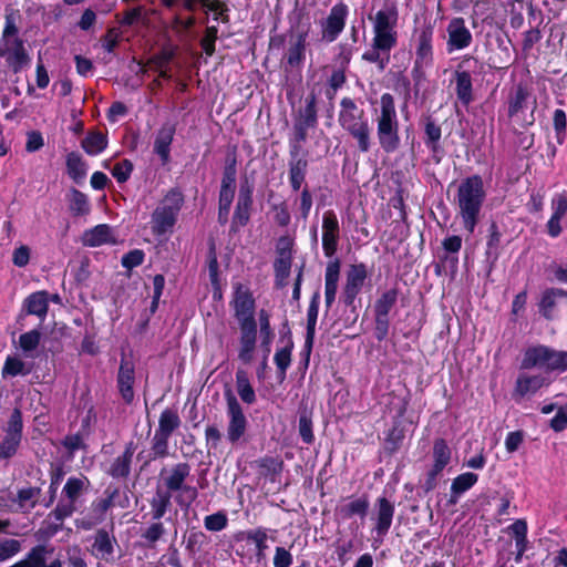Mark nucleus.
Returning a JSON list of instances; mask_svg holds the SVG:
<instances>
[{
  "instance_id": "nucleus-21",
  "label": "nucleus",
  "mask_w": 567,
  "mask_h": 567,
  "mask_svg": "<svg viewBox=\"0 0 567 567\" xmlns=\"http://www.w3.org/2000/svg\"><path fill=\"white\" fill-rule=\"evenodd\" d=\"M258 323L260 350L262 352L261 370L264 371L267 368L268 357L271 351V343L275 338V333L270 327L269 317L265 311H260Z\"/></svg>"
},
{
  "instance_id": "nucleus-28",
  "label": "nucleus",
  "mask_w": 567,
  "mask_h": 567,
  "mask_svg": "<svg viewBox=\"0 0 567 567\" xmlns=\"http://www.w3.org/2000/svg\"><path fill=\"white\" fill-rule=\"evenodd\" d=\"M174 127L172 125L163 126L155 138L154 151L158 154L164 163L169 158V146L174 136Z\"/></svg>"
},
{
  "instance_id": "nucleus-30",
  "label": "nucleus",
  "mask_w": 567,
  "mask_h": 567,
  "mask_svg": "<svg viewBox=\"0 0 567 567\" xmlns=\"http://www.w3.org/2000/svg\"><path fill=\"white\" fill-rule=\"evenodd\" d=\"M48 306V293L45 291L34 292L25 300L28 313L35 315L40 318L47 315Z\"/></svg>"
},
{
  "instance_id": "nucleus-5",
  "label": "nucleus",
  "mask_w": 567,
  "mask_h": 567,
  "mask_svg": "<svg viewBox=\"0 0 567 567\" xmlns=\"http://www.w3.org/2000/svg\"><path fill=\"white\" fill-rule=\"evenodd\" d=\"M182 205L181 192L169 190L152 214V231L157 236L172 233Z\"/></svg>"
},
{
  "instance_id": "nucleus-2",
  "label": "nucleus",
  "mask_w": 567,
  "mask_h": 567,
  "mask_svg": "<svg viewBox=\"0 0 567 567\" xmlns=\"http://www.w3.org/2000/svg\"><path fill=\"white\" fill-rule=\"evenodd\" d=\"M484 197L483 181L478 176L468 177L458 186L457 205L464 228L468 233L475 229Z\"/></svg>"
},
{
  "instance_id": "nucleus-48",
  "label": "nucleus",
  "mask_w": 567,
  "mask_h": 567,
  "mask_svg": "<svg viewBox=\"0 0 567 567\" xmlns=\"http://www.w3.org/2000/svg\"><path fill=\"white\" fill-rule=\"evenodd\" d=\"M41 334L38 330H31L20 336L19 343L23 351L34 350L40 342Z\"/></svg>"
},
{
  "instance_id": "nucleus-25",
  "label": "nucleus",
  "mask_w": 567,
  "mask_h": 567,
  "mask_svg": "<svg viewBox=\"0 0 567 567\" xmlns=\"http://www.w3.org/2000/svg\"><path fill=\"white\" fill-rule=\"evenodd\" d=\"M339 274H340L339 261L329 262L326 268V275H324V299H326V305L328 307H330L336 299V295H337V290H338Z\"/></svg>"
},
{
  "instance_id": "nucleus-13",
  "label": "nucleus",
  "mask_w": 567,
  "mask_h": 567,
  "mask_svg": "<svg viewBox=\"0 0 567 567\" xmlns=\"http://www.w3.org/2000/svg\"><path fill=\"white\" fill-rule=\"evenodd\" d=\"M257 324L239 327V341L237 352L238 359L243 363L249 364L254 361L257 350Z\"/></svg>"
},
{
  "instance_id": "nucleus-62",
  "label": "nucleus",
  "mask_w": 567,
  "mask_h": 567,
  "mask_svg": "<svg viewBox=\"0 0 567 567\" xmlns=\"http://www.w3.org/2000/svg\"><path fill=\"white\" fill-rule=\"evenodd\" d=\"M550 425L557 432L567 427V405L558 409L556 415L550 421Z\"/></svg>"
},
{
  "instance_id": "nucleus-55",
  "label": "nucleus",
  "mask_w": 567,
  "mask_h": 567,
  "mask_svg": "<svg viewBox=\"0 0 567 567\" xmlns=\"http://www.w3.org/2000/svg\"><path fill=\"white\" fill-rule=\"evenodd\" d=\"M217 39V29L209 27L206 30V34L202 40V48L207 55H212L215 51V41Z\"/></svg>"
},
{
  "instance_id": "nucleus-22",
  "label": "nucleus",
  "mask_w": 567,
  "mask_h": 567,
  "mask_svg": "<svg viewBox=\"0 0 567 567\" xmlns=\"http://www.w3.org/2000/svg\"><path fill=\"white\" fill-rule=\"evenodd\" d=\"M433 32L431 29H422L417 34L416 44V59L415 65L417 68L426 66L432 61L433 49H432Z\"/></svg>"
},
{
  "instance_id": "nucleus-51",
  "label": "nucleus",
  "mask_w": 567,
  "mask_h": 567,
  "mask_svg": "<svg viewBox=\"0 0 567 567\" xmlns=\"http://www.w3.org/2000/svg\"><path fill=\"white\" fill-rule=\"evenodd\" d=\"M30 256L31 249L25 245H21L13 250L12 262L17 267H25L30 261Z\"/></svg>"
},
{
  "instance_id": "nucleus-39",
  "label": "nucleus",
  "mask_w": 567,
  "mask_h": 567,
  "mask_svg": "<svg viewBox=\"0 0 567 567\" xmlns=\"http://www.w3.org/2000/svg\"><path fill=\"white\" fill-rule=\"evenodd\" d=\"M398 298V293L394 289L388 290L381 295V297L375 302V313L378 320L382 317H386L395 305Z\"/></svg>"
},
{
  "instance_id": "nucleus-56",
  "label": "nucleus",
  "mask_w": 567,
  "mask_h": 567,
  "mask_svg": "<svg viewBox=\"0 0 567 567\" xmlns=\"http://www.w3.org/2000/svg\"><path fill=\"white\" fill-rule=\"evenodd\" d=\"M292 564V555L284 547H277L274 556L275 567H290Z\"/></svg>"
},
{
  "instance_id": "nucleus-52",
  "label": "nucleus",
  "mask_w": 567,
  "mask_h": 567,
  "mask_svg": "<svg viewBox=\"0 0 567 567\" xmlns=\"http://www.w3.org/2000/svg\"><path fill=\"white\" fill-rule=\"evenodd\" d=\"M247 538L255 544L258 555L264 554L267 549V534L264 529L258 528L249 532Z\"/></svg>"
},
{
  "instance_id": "nucleus-37",
  "label": "nucleus",
  "mask_w": 567,
  "mask_h": 567,
  "mask_svg": "<svg viewBox=\"0 0 567 567\" xmlns=\"http://www.w3.org/2000/svg\"><path fill=\"white\" fill-rule=\"evenodd\" d=\"M237 392L240 399L248 404L256 400V394L245 372L238 371L236 374Z\"/></svg>"
},
{
  "instance_id": "nucleus-6",
  "label": "nucleus",
  "mask_w": 567,
  "mask_h": 567,
  "mask_svg": "<svg viewBox=\"0 0 567 567\" xmlns=\"http://www.w3.org/2000/svg\"><path fill=\"white\" fill-rule=\"evenodd\" d=\"M341 126L357 140L361 152L370 150V126L363 117V112L350 100L342 101V111L339 116Z\"/></svg>"
},
{
  "instance_id": "nucleus-43",
  "label": "nucleus",
  "mask_w": 567,
  "mask_h": 567,
  "mask_svg": "<svg viewBox=\"0 0 567 567\" xmlns=\"http://www.w3.org/2000/svg\"><path fill=\"white\" fill-rule=\"evenodd\" d=\"M228 524L227 515L223 512L208 515L204 519V526L210 532H220L226 528Z\"/></svg>"
},
{
  "instance_id": "nucleus-49",
  "label": "nucleus",
  "mask_w": 567,
  "mask_h": 567,
  "mask_svg": "<svg viewBox=\"0 0 567 567\" xmlns=\"http://www.w3.org/2000/svg\"><path fill=\"white\" fill-rule=\"evenodd\" d=\"M551 215L564 217L567 214V192L556 194L550 203Z\"/></svg>"
},
{
  "instance_id": "nucleus-58",
  "label": "nucleus",
  "mask_w": 567,
  "mask_h": 567,
  "mask_svg": "<svg viewBox=\"0 0 567 567\" xmlns=\"http://www.w3.org/2000/svg\"><path fill=\"white\" fill-rule=\"evenodd\" d=\"M143 260H144L143 251L136 249V250L130 251L122 258V265L127 269H132L134 267L140 266L143 262Z\"/></svg>"
},
{
  "instance_id": "nucleus-3",
  "label": "nucleus",
  "mask_w": 567,
  "mask_h": 567,
  "mask_svg": "<svg viewBox=\"0 0 567 567\" xmlns=\"http://www.w3.org/2000/svg\"><path fill=\"white\" fill-rule=\"evenodd\" d=\"M0 56L14 71H20L29 63V55L23 41L18 34L17 16L14 12L6 14V24L0 39Z\"/></svg>"
},
{
  "instance_id": "nucleus-12",
  "label": "nucleus",
  "mask_w": 567,
  "mask_h": 567,
  "mask_svg": "<svg viewBox=\"0 0 567 567\" xmlns=\"http://www.w3.org/2000/svg\"><path fill=\"white\" fill-rule=\"evenodd\" d=\"M227 405V437L231 443H235L245 434L247 419L235 398H229Z\"/></svg>"
},
{
  "instance_id": "nucleus-9",
  "label": "nucleus",
  "mask_w": 567,
  "mask_h": 567,
  "mask_svg": "<svg viewBox=\"0 0 567 567\" xmlns=\"http://www.w3.org/2000/svg\"><path fill=\"white\" fill-rule=\"evenodd\" d=\"M233 308L239 327L257 324L255 319V300L247 287L243 285L236 287Z\"/></svg>"
},
{
  "instance_id": "nucleus-33",
  "label": "nucleus",
  "mask_w": 567,
  "mask_h": 567,
  "mask_svg": "<svg viewBox=\"0 0 567 567\" xmlns=\"http://www.w3.org/2000/svg\"><path fill=\"white\" fill-rule=\"evenodd\" d=\"M134 454V447L130 444L125 452L118 456L111 466L110 473L114 477L126 476L130 472V464Z\"/></svg>"
},
{
  "instance_id": "nucleus-32",
  "label": "nucleus",
  "mask_w": 567,
  "mask_h": 567,
  "mask_svg": "<svg viewBox=\"0 0 567 567\" xmlns=\"http://www.w3.org/2000/svg\"><path fill=\"white\" fill-rule=\"evenodd\" d=\"M308 163L303 158L293 159L289 167V181L293 190H298L306 178Z\"/></svg>"
},
{
  "instance_id": "nucleus-18",
  "label": "nucleus",
  "mask_w": 567,
  "mask_h": 567,
  "mask_svg": "<svg viewBox=\"0 0 567 567\" xmlns=\"http://www.w3.org/2000/svg\"><path fill=\"white\" fill-rule=\"evenodd\" d=\"M348 16V7L343 3L332 7L329 17L323 24V38L333 41L344 28L346 18Z\"/></svg>"
},
{
  "instance_id": "nucleus-54",
  "label": "nucleus",
  "mask_w": 567,
  "mask_h": 567,
  "mask_svg": "<svg viewBox=\"0 0 567 567\" xmlns=\"http://www.w3.org/2000/svg\"><path fill=\"white\" fill-rule=\"evenodd\" d=\"M145 9L143 7H135L124 12L121 23L125 25H133L143 20Z\"/></svg>"
},
{
  "instance_id": "nucleus-64",
  "label": "nucleus",
  "mask_w": 567,
  "mask_h": 567,
  "mask_svg": "<svg viewBox=\"0 0 567 567\" xmlns=\"http://www.w3.org/2000/svg\"><path fill=\"white\" fill-rule=\"evenodd\" d=\"M511 529L516 537L517 546L523 545L526 539V534H527L526 523L524 520L518 519L511 525Z\"/></svg>"
},
{
  "instance_id": "nucleus-46",
  "label": "nucleus",
  "mask_w": 567,
  "mask_h": 567,
  "mask_svg": "<svg viewBox=\"0 0 567 567\" xmlns=\"http://www.w3.org/2000/svg\"><path fill=\"white\" fill-rule=\"evenodd\" d=\"M132 171H133V165L127 159H123L121 162H117L111 168V173H112L113 177L116 178V181L118 183L126 182L130 178Z\"/></svg>"
},
{
  "instance_id": "nucleus-44",
  "label": "nucleus",
  "mask_w": 567,
  "mask_h": 567,
  "mask_svg": "<svg viewBox=\"0 0 567 567\" xmlns=\"http://www.w3.org/2000/svg\"><path fill=\"white\" fill-rule=\"evenodd\" d=\"M70 208L72 213L78 216L87 214L90 210V205L86 196L79 190H74L72 193Z\"/></svg>"
},
{
  "instance_id": "nucleus-19",
  "label": "nucleus",
  "mask_w": 567,
  "mask_h": 567,
  "mask_svg": "<svg viewBox=\"0 0 567 567\" xmlns=\"http://www.w3.org/2000/svg\"><path fill=\"white\" fill-rule=\"evenodd\" d=\"M306 34L299 33L291 37L286 53V61L291 70H300L306 59Z\"/></svg>"
},
{
  "instance_id": "nucleus-7",
  "label": "nucleus",
  "mask_w": 567,
  "mask_h": 567,
  "mask_svg": "<svg viewBox=\"0 0 567 567\" xmlns=\"http://www.w3.org/2000/svg\"><path fill=\"white\" fill-rule=\"evenodd\" d=\"M523 368H540L547 370H567V352L555 351L544 346L530 348L526 351Z\"/></svg>"
},
{
  "instance_id": "nucleus-57",
  "label": "nucleus",
  "mask_w": 567,
  "mask_h": 567,
  "mask_svg": "<svg viewBox=\"0 0 567 567\" xmlns=\"http://www.w3.org/2000/svg\"><path fill=\"white\" fill-rule=\"evenodd\" d=\"M121 37H122V32L118 29H116V28L110 29L106 32L105 37L103 38V42H102L103 48L107 52H112L115 49V47L117 45Z\"/></svg>"
},
{
  "instance_id": "nucleus-47",
  "label": "nucleus",
  "mask_w": 567,
  "mask_h": 567,
  "mask_svg": "<svg viewBox=\"0 0 567 567\" xmlns=\"http://www.w3.org/2000/svg\"><path fill=\"white\" fill-rule=\"evenodd\" d=\"M28 372L24 362L18 358H8L3 367V374L7 375H25Z\"/></svg>"
},
{
  "instance_id": "nucleus-23",
  "label": "nucleus",
  "mask_w": 567,
  "mask_h": 567,
  "mask_svg": "<svg viewBox=\"0 0 567 567\" xmlns=\"http://www.w3.org/2000/svg\"><path fill=\"white\" fill-rule=\"evenodd\" d=\"M134 367L127 360H122L117 382L122 398L130 403L134 398L133 384H134Z\"/></svg>"
},
{
  "instance_id": "nucleus-61",
  "label": "nucleus",
  "mask_w": 567,
  "mask_h": 567,
  "mask_svg": "<svg viewBox=\"0 0 567 567\" xmlns=\"http://www.w3.org/2000/svg\"><path fill=\"white\" fill-rule=\"evenodd\" d=\"M312 207V196L308 188H303L300 194V214L301 217L306 220L310 214Z\"/></svg>"
},
{
  "instance_id": "nucleus-17",
  "label": "nucleus",
  "mask_w": 567,
  "mask_h": 567,
  "mask_svg": "<svg viewBox=\"0 0 567 567\" xmlns=\"http://www.w3.org/2000/svg\"><path fill=\"white\" fill-rule=\"evenodd\" d=\"M339 238V221L332 210L323 214L322 218V248L327 257H331L337 251Z\"/></svg>"
},
{
  "instance_id": "nucleus-29",
  "label": "nucleus",
  "mask_w": 567,
  "mask_h": 567,
  "mask_svg": "<svg viewBox=\"0 0 567 567\" xmlns=\"http://www.w3.org/2000/svg\"><path fill=\"white\" fill-rule=\"evenodd\" d=\"M107 146V137L101 132L89 133L82 141V147L89 155H97Z\"/></svg>"
},
{
  "instance_id": "nucleus-63",
  "label": "nucleus",
  "mask_w": 567,
  "mask_h": 567,
  "mask_svg": "<svg viewBox=\"0 0 567 567\" xmlns=\"http://www.w3.org/2000/svg\"><path fill=\"white\" fill-rule=\"evenodd\" d=\"M38 491L35 488H25L19 492L20 505L23 508L32 507L35 503Z\"/></svg>"
},
{
  "instance_id": "nucleus-8",
  "label": "nucleus",
  "mask_w": 567,
  "mask_h": 567,
  "mask_svg": "<svg viewBox=\"0 0 567 567\" xmlns=\"http://www.w3.org/2000/svg\"><path fill=\"white\" fill-rule=\"evenodd\" d=\"M189 475V466L185 463L175 465L164 477L166 487L169 491H181L177 502L181 505H189L196 497L195 487L184 485V481Z\"/></svg>"
},
{
  "instance_id": "nucleus-11",
  "label": "nucleus",
  "mask_w": 567,
  "mask_h": 567,
  "mask_svg": "<svg viewBox=\"0 0 567 567\" xmlns=\"http://www.w3.org/2000/svg\"><path fill=\"white\" fill-rule=\"evenodd\" d=\"M21 413L14 410L8 423L6 437L0 444V458L11 457L17 452L21 441Z\"/></svg>"
},
{
  "instance_id": "nucleus-10",
  "label": "nucleus",
  "mask_w": 567,
  "mask_h": 567,
  "mask_svg": "<svg viewBox=\"0 0 567 567\" xmlns=\"http://www.w3.org/2000/svg\"><path fill=\"white\" fill-rule=\"evenodd\" d=\"M368 277V270L363 264L351 265L346 272V284L342 291L343 302L352 305L355 297L362 290Z\"/></svg>"
},
{
  "instance_id": "nucleus-38",
  "label": "nucleus",
  "mask_w": 567,
  "mask_h": 567,
  "mask_svg": "<svg viewBox=\"0 0 567 567\" xmlns=\"http://www.w3.org/2000/svg\"><path fill=\"white\" fill-rule=\"evenodd\" d=\"M478 480V476L472 472H466L456 476L451 485V491L454 495H461L473 487Z\"/></svg>"
},
{
  "instance_id": "nucleus-20",
  "label": "nucleus",
  "mask_w": 567,
  "mask_h": 567,
  "mask_svg": "<svg viewBox=\"0 0 567 567\" xmlns=\"http://www.w3.org/2000/svg\"><path fill=\"white\" fill-rule=\"evenodd\" d=\"M394 514V505L386 498L381 497L375 504V532L379 536H383L391 527Z\"/></svg>"
},
{
  "instance_id": "nucleus-15",
  "label": "nucleus",
  "mask_w": 567,
  "mask_h": 567,
  "mask_svg": "<svg viewBox=\"0 0 567 567\" xmlns=\"http://www.w3.org/2000/svg\"><path fill=\"white\" fill-rule=\"evenodd\" d=\"M451 461V450L444 440H436L433 445V465L427 473L426 488L435 486L436 477Z\"/></svg>"
},
{
  "instance_id": "nucleus-34",
  "label": "nucleus",
  "mask_w": 567,
  "mask_h": 567,
  "mask_svg": "<svg viewBox=\"0 0 567 567\" xmlns=\"http://www.w3.org/2000/svg\"><path fill=\"white\" fill-rule=\"evenodd\" d=\"M181 420L178 414L173 410H164L158 421L157 433L169 435L179 426Z\"/></svg>"
},
{
  "instance_id": "nucleus-1",
  "label": "nucleus",
  "mask_w": 567,
  "mask_h": 567,
  "mask_svg": "<svg viewBox=\"0 0 567 567\" xmlns=\"http://www.w3.org/2000/svg\"><path fill=\"white\" fill-rule=\"evenodd\" d=\"M372 21L373 39L371 49L362 55L363 60L379 64L383 69L389 62L391 50L396 45L398 13L393 8H383L373 17Z\"/></svg>"
},
{
  "instance_id": "nucleus-24",
  "label": "nucleus",
  "mask_w": 567,
  "mask_h": 567,
  "mask_svg": "<svg viewBox=\"0 0 567 567\" xmlns=\"http://www.w3.org/2000/svg\"><path fill=\"white\" fill-rule=\"evenodd\" d=\"M83 244L90 247H97L115 241L112 228L109 225H97L83 234Z\"/></svg>"
},
{
  "instance_id": "nucleus-40",
  "label": "nucleus",
  "mask_w": 567,
  "mask_h": 567,
  "mask_svg": "<svg viewBox=\"0 0 567 567\" xmlns=\"http://www.w3.org/2000/svg\"><path fill=\"white\" fill-rule=\"evenodd\" d=\"M369 507V503L365 498L360 497L352 499L346 504H343L339 512L344 518H349L353 515H361L364 516Z\"/></svg>"
},
{
  "instance_id": "nucleus-60",
  "label": "nucleus",
  "mask_w": 567,
  "mask_h": 567,
  "mask_svg": "<svg viewBox=\"0 0 567 567\" xmlns=\"http://www.w3.org/2000/svg\"><path fill=\"white\" fill-rule=\"evenodd\" d=\"M169 504V498L167 496H159L155 498L152 503V513L154 519H159L166 513L167 506Z\"/></svg>"
},
{
  "instance_id": "nucleus-36",
  "label": "nucleus",
  "mask_w": 567,
  "mask_h": 567,
  "mask_svg": "<svg viewBox=\"0 0 567 567\" xmlns=\"http://www.w3.org/2000/svg\"><path fill=\"white\" fill-rule=\"evenodd\" d=\"M68 173L74 181H80L86 175V165L78 153H70L66 157Z\"/></svg>"
},
{
  "instance_id": "nucleus-59",
  "label": "nucleus",
  "mask_w": 567,
  "mask_h": 567,
  "mask_svg": "<svg viewBox=\"0 0 567 567\" xmlns=\"http://www.w3.org/2000/svg\"><path fill=\"white\" fill-rule=\"evenodd\" d=\"M169 435H164L155 432L153 451L156 456H165L167 454Z\"/></svg>"
},
{
  "instance_id": "nucleus-31",
  "label": "nucleus",
  "mask_w": 567,
  "mask_h": 567,
  "mask_svg": "<svg viewBox=\"0 0 567 567\" xmlns=\"http://www.w3.org/2000/svg\"><path fill=\"white\" fill-rule=\"evenodd\" d=\"M456 94L458 100L467 105L472 101V79L466 71L455 72Z\"/></svg>"
},
{
  "instance_id": "nucleus-26",
  "label": "nucleus",
  "mask_w": 567,
  "mask_h": 567,
  "mask_svg": "<svg viewBox=\"0 0 567 567\" xmlns=\"http://www.w3.org/2000/svg\"><path fill=\"white\" fill-rule=\"evenodd\" d=\"M545 384V379L542 375L520 374L516 381L514 395L523 398L525 395L534 394Z\"/></svg>"
},
{
  "instance_id": "nucleus-27",
  "label": "nucleus",
  "mask_w": 567,
  "mask_h": 567,
  "mask_svg": "<svg viewBox=\"0 0 567 567\" xmlns=\"http://www.w3.org/2000/svg\"><path fill=\"white\" fill-rule=\"evenodd\" d=\"M251 205V189L241 187L238 196L236 210L234 214V224L245 226L249 220V209Z\"/></svg>"
},
{
  "instance_id": "nucleus-14",
  "label": "nucleus",
  "mask_w": 567,
  "mask_h": 567,
  "mask_svg": "<svg viewBox=\"0 0 567 567\" xmlns=\"http://www.w3.org/2000/svg\"><path fill=\"white\" fill-rule=\"evenodd\" d=\"M89 481L85 477H71L64 485L63 493L69 499L68 504L59 505L54 511L58 519L70 516L74 511V502L79 498L82 491L86 487Z\"/></svg>"
},
{
  "instance_id": "nucleus-16",
  "label": "nucleus",
  "mask_w": 567,
  "mask_h": 567,
  "mask_svg": "<svg viewBox=\"0 0 567 567\" xmlns=\"http://www.w3.org/2000/svg\"><path fill=\"white\" fill-rule=\"evenodd\" d=\"M447 50L453 52L467 48L472 42V33L461 18H454L447 25Z\"/></svg>"
},
{
  "instance_id": "nucleus-42",
  "label": "nucleus",
  "mask_w": 567,
  "mask_h": 567,
  "mask_svg": "<svg viewBox=\"0 0 567 567\" xmlns=\"http://www.w3.org/2000/svg\"><path fill=\"white\" fill-rule=\"evenodd\" d=\"M291 350H292V344L285 346L282 348L278 349L275 353L274 361L279 370V378L281 380L285 379L286 371L291 363Z\"/></svg>"
},
{
  "instance_id": "nucleus-45",
  "label": "nucleus",
  "mask_w": 567,
  "mask_h": 567,
  "mask_svg": "<svg viewBox=\"0 0 567 567\" xmlns=\"http://www.w3.org/2000/svg\"><path fill=\"white\" fill-rule=\"evenodd\" d=\"M553 123H554V128L556 132L557 142H558V144H563L565 141V137H566V126H567L566 113L563 110L557 109L554 112Z\"/></svg>"
},
{
  "instance_id": "nucleus-41",
  "label": "nucleus",
  "mask_w": 567,
  "mask_h": 567,
  "mask_svg": "<svg viewBox=\"0 0 567 567\" xmlns=\"http://www.w3.org/2000/svg\"><path fill=\"white\" fill-rule=\"evenodd\" d=\"M529 96L528 91L522 86L518 85L514 95L509 100V107H508V114L509 116L514 117L519 112H522L526 107V102Z\"/></svg>"
},
{
  "instance_id": "nucleus-35",
  "label": "nucleus",
  "mask_w": 567,
  "mask_h": 567,
  "mask_svg": "<svg viewBox=\"0 0 567 567\" xmlns=\"http://www.w3.org/2000/svg\"><path fill=\"white\" fill-rule=\"evenodd\" d=\"M93 553L96 555V557L102 559H107L112 555L113 542L107 533H97L93 544Z\"/></svg>"
},
{
  "instance_id": "nucleus-53",
  "label": "nucleus",
  "mask_w": 567,
  "mask_h": 567,
  "mask_svg": "<svg viewBox=\"0 0 567 567\" xmlns=\"http://www.w3.org/2000/svg\"><path fill=\"white\" fill-rule=\"evenodd\" d=\"M235 188L234 187H223L219 193V214H228L230 205L234 199Z\"/></svg>"
},
{
  "instance_id": "nucleus-50",
  "label": "nucleus",
  "mask_w": 567,
  "mask_h": 567,
  "mask_svg": "<svg viewBox=\"0 0 567 567\" xmlns=\"http://www.w3.org/2000/svg\"><path fill=\"white\" fill-rule=\"evenodd\" d=\"M20 551V543L16 539L0 542V561L7 560Z\"/></svg>"
},
{
  "instance_id": "nucleus-4",
  "label": "nucleus",
  "mask_w": 567,
  "mask_h": 567,
  "mask_svg": "<svg viewBox=\"0 0 567 567\" xmlns=\"http://www.w3.org/2000/svg\"><path fill=\"white\" fill-rule=\"evenodd\" d=\"M378 138L381 147L390 153L399 147V123L391 94L384 93L380 99V114L377 118Z\"/></svg>"
}]
</instances>
